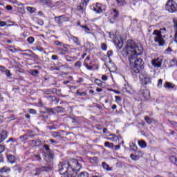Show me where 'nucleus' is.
Here are the masks:
<instances>
[{
	"mask_svg": "<svg viewBox=\"0 0 177 177\" xmlns=\"http://www.w3.org/2000/svg\"><path fill=\"white\" fill-rule=\"evenodd\" d=\"M125 49L126 53L129 56L131 71L136 74L142 73L143 68H145V63L143 62V59L142 58H138V56H140L143 53V48L138 46L133 40H129L127 42Z\"/></svg>",
	"mask_w": 177,
	"mask_h": 177,
	"instance_id": "obj_1",
	"label": "nucleus"
},
{
	"mask_svg": "<svg viewBox=\"0 0 177 177\" xmlns=\"http://www.w3.org/2000/svg\"><path fill=\"white\" fill-rule=\"evenodd\" d=\"M60 175L66 177H77L78 171L81 169V164L77 160H72L70 162L63 161L58 165Z\"/></svg>",
	"mask_w": 177,
	"mask_h": 177,
	"instance_id": "obj_2",
	"label": "nucleus"
},
{
	"mask_svg": "<svg viewBox=\"0 0 177 177\" xmlns=\"http://www.w3.org/2000/svg\"><path fill=\"white\" fill-rule=\"evenodd\" d=\"M165 34H167V29L165 28H161L160 30H155L153 32L154 37V41L158 44L159 46H164L165 41Z\"/></svg>",
	"mask_w": 177,
	"mask_h": 177,
	"instance_id": "obj_3",
	"label": "nucleus"
},
{
	"mask_svg": "<svg viewBox=\"0 0 177 177\" xmlns=\"http://www.w3.org/2000/svg\"><path fill=\"white\" fill-rule=\"evenodd\" d=\"M166 10L169 13H175L177 10V3L174 0H169L165 6Z\"/></svg>",
	"mask_w": 177,
	"mask_h": 177,
	"instance_id": "obj_4",
	"label": "nucleus"
},
{
	"mask_svg": "<svg viewBox=\"0 0 177 177\" xmlns=\"http://www.w3.org/2000/svg\"><path fill=\"white\" fill-rule=\"evenodd\" d=\"M140 80L142 85H147V84H151V79L148 75L141 73L140 75Z\"/></svg>",
	"mask_w": 177,
	"mask_h": 177,
	"instance_id": "obj_5",
	"label": "nucleus"
},
{
	"mask_svg": "<svg viewBox=\"0 0 177 177\" xmlns=\"http://www.w3.org/2000/svg\"><path fill=\"white\" fill-rule=\"evenodd\" d=\"M151 64L154 67H157V68L161 67V64H162V59L160 58L152 59Z\"/></svg>",
	"mask_w": 177,
	"mask_h": 177,
	"instance_id": "obj_6",
	"label": "nucleus"
},
{
	"mask_svg": "<svg viewBox=\"0 0 177 177\" xmlns=\"http://www.w3.org/2000/svg\"><path fill=\"white\" fill-rule=\"evenodd\" d=\"M48 171H50V168L47 167H42L41 168L36 169V172L35 175L38 176L41 174V172L42 171L48 172Z\"/></svg>",
	"mask_w": 177,
	"mask_h": 177,
	"instance_id": "obj_7",
	"label": "nucleus"
},
{
	"mask_svg": "<svg viewBox=\"0 0 177 177\" xmlns=\"http://www.w3.org/2000/svg\"><path fill=\"white\" fill-rule=\"evenodd\" d=\"M141 94L145 100H149V99H150V91L148 89L142 90Z\"/></svg>",
	"mask_w": 177,
	"mask_h": 177,
	"instance_id": "obj_8",
	"label": "nucleus"
},
{
	"mask_svg": "<svg viewBox=\"0 0 177 177\" xmlns=\"http://www.w3.org/2000/svg\"><path fill=\"white\" fill-rule=\"evenodd\" d=\"M64 19H66V16L65 15H61L59 17H56L55 18V21L57 24H63V22L64 21Z\"/></svg>",
	"mask_w": 177,
	"mask_h": 177,
	"instance_id": "obj_9",
	"label": "nucleus"
},
{
	"mask_svg": "<svg viewBox=\"0 0 177 177\" xmlns=\"http://www.w3.org/2000/svg\"><path fill=\"white\" fill-rule=\"evenodd\" d=\"M44 160L47 161V162H50V161L53 160V153H44Z\"/></svg>",
	"mask_w": 177,
	"mask_h": 177,
	"instance_id": "obj_10",
	"label": "nucleus"
},
{
	"mask_svg": "<svg viewBox=\"0 0 177 177\" xmlns=\"http://www.w3.org/2000/svg\"><path fill=\"white\" fill-rule=\"evenodd\" d=\"M93 10H94V12H96V13H102L103 12V10H102V7L100 6V4L97 3V5L93 7Z\"/></svg>",
	"mask_w": 177,
	"mask_h": 177,
	"instance_id": "obj_11",
	"label": "nucleus"
},
{
	"mask_svg": "<svg viewBox=\"0 0 177 177\" xmlns=\"http://www.w3.org/2000/svg\"><path fill=\"white\" fill-rule=\"evenodd\" d=\"M6 138H8V132L6 131H3L2 133H0V143H2Z\"/></svg>",
	"mask_w": 177,
	"mask_h": 177,
	"instance_id": "obj_12",
	"label": "nucleus"
},
{
	"mask_svg": "<svg viewBox=\"0 0 177 177\" xmlns=\"http://www.w3.org/2000/svg\"><path fill=\"white\" fill-rule=\"evenodd\" d=\"M57 53H59V55H66V53H67V52H68V49L66 47H64V48H58L57 49Z\"/></svg>",
	"mask_w": 177,
	"mask_h": 177,
	"instance_id": "obj_13",
	"label": "nucleus"
},
{
	"mask_svg": "<svg viewBox=\"0 0 177 177\" xmlns=\"http://www.w3.org/2000/svg\"><path fill=\"white\" fill-rule=\"evenodd\" d=\"M7 158L10 164H15V162H16V157L15 156L8 154L7 155Z\"/></svg>",
	"mask_w": 177,
	"mask_h": 177,
	"instance_id": "obj_14",
	"label": "nucleus"
},
{
	"mask_svg": "<svg viewBox=\"0 0 177 177\" xmlns=\"http://www.w3.org/2000/svg\"><path fill=\"white\" fill-rule=\"evenodd\" d=\"M113 15L114 19H110V23H111V24H114V23H115V19L118 17V12H117V10H113Z\"/></svg>",
	"mask_w": 177,
	"mask_h": 177,
	"instance_id": "obj_15",
	"label": "nucleus"
},
{
	"mask_svg": "<svg viewBox=\"0 0 177 177\" xmlns=\"http://www.w3.org/2000/svg\"><path fill=\"white\" fill-rule=\"evenodd\" d=\"M65 59H66V62H76L77 61L76 57H73L71 55H66Z\"/></svg>",
	"mask_w": 177,
	"mask_h": 177,
	"instance_id": "obj_16",
	"label": "nucleus"
},
{
	"mask_svg": "<svg viewBox=\"0 0 177 177\" xmlns=\"http://www.w3.org/2000/svg\"><path fill=\"white\" fill-rule=\"evenodd\" d=\"M164 87L167 88V89H174L175 88V85L172 84V83L166 82L164 84Z\"/></svg>",
	"mask_w": 177,
	"mask_h": 177,
	"instance_id": "obj_17",
	"label": "nucleus"
},
{
	"mask_svg": "<svg viewBox=\"0 0 177 177\" xmlns=\"http://www.w3.org/2000/svg\"><path fill=\"white\" fill-rule=\"evenodd\" d=\"M71 39L77 46H80L81 45V42L80 41V39H78V37L72 36Z\"/></svg>",
	"mask_w": 177,
	"mask_h": 177,
	"instance_id": "obj_18",
	"label": "nucleus"
},
{
	"mask_svg": "<svg viewBox=\"0 0 177 177\" xmlns=\"http://www.w3.org/2000/svg\"><path fill=\"white\" fill-rule=\"evenodd\" d=\"M110 136L112 137L108 138V140H111V142H117V140H118V136H117L115 134H110Z\"/></svg>",
	"mask_w": 177,
	"mask_h": 177,
	"instance_id": "obj_19",
	"label": "nucleus"
},
{
	"mask_svg": "<svg viewBox=\"0 0 177 177\" xmlns=\"http://www.w3.org/2000/svg\"><path fill=\"white\" fill-rule=\"evenodd\" d=\"M131 89H132V88L131 87V86H129V84H125L124 87L123 88V91L124 92H127V93H131Z\"/></svg>",
	"mask_w": 177,
	"mask_h": 177,
	"instance_id": "obj_20",
	"label": "nucleus"
},
{
	"mask_svg": "<svg viewBox=\"0 0 177 177\" xmlns=\"http://www.w3.org/2000/svg\"><path fill=\"white\" fill-rule=\"evenodd\" d=\"M40 3L42 5H47V6H50L52 5L50 0H40Z\"/></svg>",
	"mask_w": 177,
	"mask_h": 177,
	"instance_id": "obj_21",
	"label": "nucleus"
},
{
	"mask_svg": "<svg viewBox=\"0 0 177 177\" xmlns=\"http://www.w3.org/2000/svg\"><path fill=\"white\" fill-rule=\"evenodd\" d=\"M91 0H82L80 3V8H86V6L88 5V2H89Z\"/></svg>",
	"mask_w": 177,
	"mask_h": 177,
	"instance_id": "obj_22",
	"label": "nucleus"
},
{
	"mask_svg": "<svg viewBox=\"0 0 177 177\" xmlns=\"http://www.w3.org/2000/svg\"><path fill=\"white\" fill-rule=\"evenodd\" d=\"M130 146V149L131 150H133V151H138V146H136V145H135L133 142H131L129 144Z\"/></svg>",
	"mask_w": 177,
	"mask_h": 177,
	"instance_id": "obj_23",
	"label": "nucleus"
},
{
	"mask_svg": "<svg viewBox=\"0 0 177 177\" xmlns=\"http://www.w3.org/2000/svg\"><path fill=\"white\" fill-rule=\"evenodd\" d=\"M169 63H170V67H174V66H177V59L176 58H174L172 59L169 60Z\"/></svg>",
	"mask_w": 177,
	"mask_h": 177,
	"instance_id": "obj_24",
	"label": "nucleus"
},
{
	"mask_svg": "<svg viewBox=\"0 0 177 177\" xmlns=\"http://www.w3.org/2000/svg\"><path fill=\"white\" fill-rule=\"evenodd\" d=\"M102 165V168H104V169H106V171H111V167H109V165H107V163L103 162Z\"/></svg>",
	"mask_w": 177,
	"mask_h": 177,
	"instance_id": "obj_25",
	"label": "nucleus"
},
{
	"mask_svg": "<svg viewBox=\"0 0 177 177\" xmlns=\"http://www.w3.org/2000/svg\"><path fill=\"white\" fill-rule=\"evenodd\" d=\"M26 10H28L30 14L35 13V12H37V9L33 7H27Z\"/></svg>",
	"mask_w": 177,
	"mask_h": 177,
	"instance_id": "obj_26",
	"label": "nucleus"
},
{
	"mask_svg": "<svg viewBox=\"0 0 177 177\" xmlns=\"http://www.w3.org/2000/svg\"><path fill=\"white\" fill-rule=\"evenodd\" d=\"M138 145H139L140 147H142V149H145V147L147 146V145L146 144V142H145L143 140L139 141Z\"/></svg>",
	"mask_w": 177,
	"mask_h": 177,
	"instance_id": "obj_27",
	"label": "nucleus"
},
{
	"mask_svg": "<svg viewBox=\"0 0 177 177\" xmlns=\"http://www.w3.org/2000/svg\"><path fill=\"white\" fill-rule=\"evenodd\" d=\"M77 177H89V174L86 171H83L77 175Z\"/></svg>",
	"mask_w": 177,
	"mask_h": 177,
	"instance_id": "obj_28",
	"label": "nucleus"
},
{
	"mask_svg": "<svg viewBox=\"0 0 177 177\" xmlns=\"http://www.w3.org/2000/svg\"><path fill=\"white\" fill-rule=\"evenodd\" d=\"M35 41V39H34L33 37H29L27 39V41L28 42V44H30V45L34 44V41Z\"/></svg>",
	"mask_w": 177,
	"mask_h": 177,
	"instance_id": "obj_29",
	"label": "nucleus"
},
{
	"mask_svg": "<svg viewBox=\"0 0 177 177\" xmlns=\"http://www.w3.org/2000/svg\"><path fill=\"white\" fill-rule=\"evenodd\" d=\"M91 162H93V164H97L99 162V159L97 157H93L91 158Z\"/></svg>",
	"mask_w": 177,
	"mask_h": 177,
	"instance_id": "obj_30",
	"label": "nucleus"
},
{
	"mask_svg": "<svg viewBox=\"0 0 177 177\" xmlns=\"http://www.w3.org/2000/svg\"><path fill=\"white\" fill-rule=\"evenodd\" d=\"M19 139L22 141L24 142V140H27L28 139V135L24 134L21 136L19 137Z\"/></svg>",
	"mask_w": 177,
	"mask_h": 177,
	"instance_id": "obj_31",
	"label": "nucleus"
},
{
	"mask_svg": "<svg viewBox=\"0 0 177 177\" xmlns=\"http://www.w3.org/2000/svg\"><path fill=\"white\" fill-rule=\"evenodd\" d=\"M145 120L146 121L147 124H151L153 122V119L149 118V116H145Z\"/></svg>",
	"mask_w": 177,
	"mask_h": 177,
	"instance_id": "obj_32",
	"label": "nucleus"
},
{
	"mask_svg": "<svg viewBox=\"0 0 177 177\" xmlns=\"http://www.w3.org/2000/svg\"><path fill=\"white\" fill-rule=\"evenodd\" d=\"M104 146L106 147H114V144L110 143L109 142H104Z\"/></svg>",
	"mask_w": 177,
	"mask_h": 177,
	"instance_id": "obj_33",
	"label": "nucleus"
},
{
	"mask_svg": "<svg viewBox=\"0 0 177 177\" xmlns=\"http://www.w3.org/2000/svg\"><path fill=\"white\" fill-rule=\"evenodd\" d=\"M44 95H52L53 93V91L50 89H47L44 91Z\"/></svg>",
	"mask_w": 177,
	"mask_h": 177,
	"instance_id": "obj_34",
	"label": "nucleus"
},
{
	"mask_svg": "<svg viewBox=\"0 0 177 177\" xmlns=\"http://www.w3.org/2000/svg\"><path fill=\"white\" fill-rule=\"evenodd\" d=\"M44 149H45V150H46V151H47V152H46V153H52V151H51L50 149L49 148V145H44Z\"/></svg>",
	"mask_w": 177,
	"mask_h": 177,
	"instance_id": "obj_35",
	"label": "nucleus"
},
{
	"mask_svg": "<svg viewBox=\"0 0 177 177\" xmlns=\"http://www.w3.org/2000/svg\"><path fill=\"white\" fill-rule=\"evenodd\" d=\"M8 171H10V169H8L6 167H3V168L0 169V172L3 174V172H8Z\"/></svg>",
	"mask_w": 177,
	"mask_h": 177,
	"instance_id": "obj_36",
	"label": "nucleus"
},
{
	"mask_svg": "<svg viewBox=\"0 0 177 177\" xmlns=\"http://www.w3.org/2000/svg\"><path fill=\"white\" fill-rule=\"evenodd\" d=\"M115 102L118 103V104H120V103H121V100H122V99L120 96H115Z\"/></svg>",
	"mask_w": 177,
	"mask_h": 177,
	"instance_id": "obj_37",
	"label": "nucleus"
},
{
	"mask_svg": "<svg viewBox=\"0 0 177 177\" xmlns=\"http://www.w3.org/2000/svg\"><path fill=\"white\" fill-rule=\"evenodd\" d=\"M95 84H96L98 86H102V81H100V80H99V79L95 80Z\"/></svg>",
	"mask_w": 177,
	"mask_h": 177,
	"instance_id": "obj_38",
	"label": "nucleus"
},
{
	"mask_svg": "<svg viewBox=\"0 0 177 177\" xmlns=\"http://www.w3.org/2000/svg\"><path fill=\"white\" fill-rule=\"evenodd\" d=\"M158 88H162V79H160L158 82Z\"/></svg>",
	"mask_w": 177,
	"mask_h": 177,
	"instance_id": "obj_39",
	"label": "nucleus"
},
{
	"mask_svg": "<svg viewBox=\"0 0 177 177\" xmlns=\"http://www.w3.org/2000/svg\"><path fill=\"white\" fill-rule=\"evenodd\" d=\"M101 49L102 50H107V45L106 44H101Z\"/></svg>",
	"mask_w": 177,
	"mask_h": 177,
	"instance_id": "obj_40",
	"label": "nucleus"
},
{
	"mask_svg": "<svg viewBox=\"0 0 177 177\" xmlns=\"http://www.w3.org/2000/svg\"><path fill=\"white\" fill-rule=\"evenodd\" d=\"M77 95H78V96H85V95H86V93H85V92L81 93V92H80V91H77Z\"/></svg>",
	"mask_w": 177,
	"mask_h": 177,
	"instance_id": "obj_41",
	"label": "nucleus"
},
{
	"mask_svg": "<svg viewBox=\"0 0 177 177\" xmlns=\"http://www.w3.org/2000/svg\"><path fill=\"white\" fill-rule=\"evenodd\" d=\"M37 74H39V71L38 70H33L32 71V75L35 76L37 75Z\"/></svg>",
	"mask_w": 177,
	"mask_h": 177,
	"instance_id": "obj_42",
	"label": "nucleus"
},
{
	"mask_svg": "<svg viewBox=\"0 0 177 177\" xmlns=\"http://www.w3.org/2000/svg\"><path fill=\"white\" fill-rule=\"evenodd\" d=\"M131 160H133V161H136V160H138V156H135L133 154H131L130 156Z\"/></svg>",
	"mask_w": 177,
	"mask_h": 177,
	"instance_id": "obj_43",
	"label": "nucleus"
},
{
	"mask_svg": "<svg viewBox=\"0 0 177 177\" xmlns=\"http://www.w3.org/2000/svg\"><path fill=\"white\" fill-rule=\"evenodd\" d=\"M85 67L87 68V70H89V71L93 70V66H88V64H85Z\"/></svg>",
	"mask_w": 177,
	"mask_h": 177,
	"instance_id": "obj_44",
	"label": "nucleus"
},
{
	"mask_svg": "<svg viewBox=\"0 0 177 177\" xmlns=\"http://www.w3.org/2000/svg\"><path fill=\"white\" fill-rule=\"evenodd\" d=\"M6 75H7V77H12V73H10V71L6 70Z\"/></svg>",
	"mask_w": 177,
	"mask_h": 177,
	"instance_id": "obj_45",
	"label": "nucleus"
},
{
	"mask_svg": "<svg viewBox=\"0 0 177 177\" xmlns=\"http://www.w3.org/2000/svg\"><path fill=\"white\" fill-rule=\"evenodd\" d=\"M5 151V146L0 145V154L1 153H3Z\"/></svg>",
	"mask_w": 177,
	"mask_h": 177,
	"instance_id": "obj_46",
	"label": "nucleus"
},
{
	"mask_svg": "<svg viewBox=\"0 0 177 177\" xmlns=\"http://www.w3.org/2000/svg\"><path fill=\"white\" fill-rule=\"evenodd\" d=\"M53 136L54 138H59L60 136V133L54 132L53 134Z\"/></svg>",
	"mask_w": 177,
	"mask_h": 177,
	"instance_id": "obj_47",
	"label": "nucleus"
},
{
	"mask_svg": "<svg viewBox=\"0 0 177 177\" xmlns=\"http://www.w3.org/2000/svg\"><path fill=\"white\" fill-rule=\"evenodd\" d=\"M6 9L7 10H13V7H12V6H10V5H7V6H6Z\"/></svg>",
	"mask_w": 177,
	"mask_h": 177,
	"instance_id": "obj_48",
	"label": "nucleus"
},
{
	"mask_svg": "<svg viewBox=\"0 0 177 177\" xmlns=\"http://www.w3.org/2000/svg\"><path fill=\"white\" fill-rule=\"evenodd\" d=\"M75 67H81V61H77V62L75 63Z\"/></svg>",
	"mask_w": 177,
	"mask_h": 177,
	"instance_id": "obj_49",
	"label": "nucleus"
},
{
	"mask_svg": "<svg viewBox=\"0 0 177 177\" xmlns=\"http://www.w3.org/2000/svg\"><path fill=\"white\" fill-rule=\"evenodd\" d=\"M29 113H30V114H37V111H35V110L33 109H30L29 110Z\"/></svg>",
	"mask_w": 177,
	"mask_h": 177,
	"instance_id": "obj_50",
	"label": "nucleus"
},
{
	"mask_svg": "<svg viewBox=\"0 0 177 177\" xmlns=\"http://www.w3.org/2000/svg\"><path fill=\"white\" fill-rule=\"evenodd\" d=\"M118 3H119V5H124V3H125V1L124 0H116Z\"/></svg>",
	"mask_w": 177,
	"mask_h": 177,
	"instance_id": "obj_51",
	"label": "nucleus"
},
{
	"mask_svg": "<svg viewBox=\"0 0 177 177\" xmlns=\"http://www.w3.org/2000/svg\"><path fill=\"white\" fill-rule=\"evenodd\" d=\"M52 60H59V57L57 55H52Z\"/></svg>",
	"mask_w": 177,
	"mask_h": 177,
	"instance_id": "obj_52",
	"label": "nucleus"
},
{
	"mask_svg": "<svg viewBox=\"0 0 177 177\" xmlns=\"http://www.w3.org/2000/svg\"><path fill=\"white\" fill-rule=\"evenodd\" d=\"M109 37L111 38V39H114V38H115V35L112 32H109Z\"/></svg>",
	"mask_w": 177,
	"mask_h": 177,
	"instance_id": "obj_53",
	"label": "nucleus"
},
{
	"mask_svg": "<svg viewBox=\"0 0 177 177\" xmlns=\"http://www.w3.org/2000/svg\"><path fill=\"white\" fill-rule=\"evenodd\" d=\"M5 26H6V22L0 21V27H5Z\"/></svg>",
	"mask_w": 177,
	"mask_h": 177,
	"instance_id": "obj_54",
	"label": "nucleus"
},
{
	"mask_svg": "<svg viewBox=\"0 0 177 177\" xmlns=\"http://www.w3.org/2000/svg\"><path fill=\"white\" fill-rule=\"evenodd\" d=\"M36 50H38L39 52H44V48L42 47H37Z\"/></svg>",
	"mask_w": 177,
	"mask_h": 177,
	"instance_id": "obj_55",
	"label": "nucleus"
},
{
	"mask_svg": "<svg viewBox=\"0 0 177 177\" xmlns=\"http://www.w3.org/2000/svg\"><path fill=\"white\" fill-rule=\"evenodd\" d=\"M55 44L57 45V46H62V42L59 41H55Z\"/></svg>",
	"mask_w": 177,
	"mask_h": 177,
	"instance_id": "obj_56",
	"label": "nucleus"
},
{
	"mask_svg": "<svg viewBox=\"0 0 177 177\" xmlns=\"http://www.w3.org/2000/svg\"><path fill=\"white\" fill-rule=\"evenodd\" d=\"M107 55H108L109 57H110V56H113V50H109L107 52Z\"/></svg>",
	"mask_w": 177,
	"mask_h": 177,
	"instance_id": "obj_57",
	"label": "nucleus"
},
{
	"mask_svg": "<svg viewBox=\"0 0 177 177\" xmlns=\"http://www.w3.org/2000/svg\"><path fill=\"white\" fill-rule=\"evenodd\" d=\"M34 157L35 158H37L39 161L41 160V156L39 155H35Z\"/></svg>",
	"mask_w": 177,
	"mask_h": 177,
	"instance_id": "obj_58",
	"label": "nucleus"
},
{
	"mask_svg": "<svg viewBox=\"0 0 177 177\" xmlns=\"http://www.w3.org/2000/svg\"><path fill=\"white\" fill-rule=\"evenodd\" d=\"M102 80L103 81H107V76H106V75H102Z\"/></svg>",
	"mask_w": 177,
	"mask_h": 177,
	"instance_id": "obj_59",
	"label": "nucleus"
},
{
	"mask_svg": "<svg viewBox=\"0 0 177 177\" xmlns=\"http://www.w3.org/2000/svg\"><path fill=\"white\" fill-rule=\"evenodd\" d=\"M82 28H84V30L86 31H89L90 30L89 28H88V26H82Z\"/></svg>",
	"mask_w": 177,
	"mask_h": 177,
	"instance_id": "obj_60",
	"label": "nucleus"
},
{
	"mask_svg": "<svg viewBox=\"0 0 177 177\" xmlns=\"http://www.w3.org/2000/svg\"><path fill=\"white\" fill-rule=\"evenodd\" d=\"M96 91H97V92H103V89H102L100 88H97Z\"/></svg>",
	"mask_w": 177,
	"mask_h": 177,
	"instance_id": "obj_61",
	"label": "nucleus"
},
{
	"mask_svg": "<svg viewBox=\"0 0 177 177\" xmlns=\"http://www.w3.org/2000/svg\"><path fill=\"white\" fill-rule=\"evenodd\" d=\"M107 132H109V131L107 130L106 128H104L103 129V133H107Z\"/></svg>",
	"mask_w": 177,
	"mask_h": 177,
	"instance_id": "obj_62",
	"label": "nucleus"
},
{
	"mask_svg": "<svg viewBox=\"0 0 177 177\" xmlns=\"http://www.w3.org/2000/svg\"><path fill=\"white\" fill-rule=\"evenodd\" d=\"M47 111L48 113H53V109H47Z\"/></svg>",
	"mask_w": 177,
	"mask_h": 177,
	"instance_id": "obj_63",
	"label": "nucleus"
},
{
	"mask_svg": "<svg viewBox=\"0 0 177 177\" xmlns=\"http://www.w3.org/2000/svg\"><path fill=\"white\" fill-rule=\"evenodd\" d=\"M50 142L51 143H57V142H56V140H53V139H50Z\"/></svg>",
	"mask_w": 177,
	"mask_h": 177,
	"instance_id": "obj_64",
	"label": "nucleus"
}]
</instances>
